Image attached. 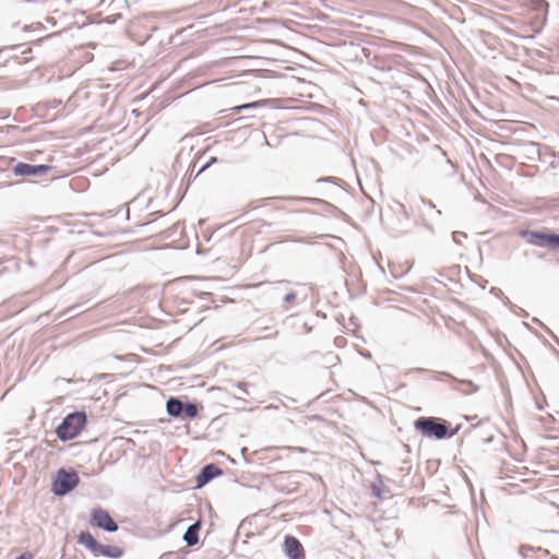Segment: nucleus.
I'll list each match as a JSON object with an SVG mask.
<instances>
[{
    "label": "nucleus",
    "instance_id": "1",
    "mask_svg": "<svg viewBox=\"0 0 559 559\" xmlns=\"http://www.w3.org/2000/svg\"><path fill=\"white\" fill-rule=\"evenodd\" d=\"M461 425L452 427V424L437 416H420L414 420V429L421 437L433 440H448L459 433Z\"/></svg>",
    "mask_w": 559,
    "mask_h": 559
},
{
    "label": "nucleus",
    "instance_id": "2",
    "mask_svg": "<svg viewBox=\"0 0 559 559\" xmlns=\"http://www.w3.org/2000/svg\"><path fill=\"white\" fill-rule=\"evenodd\" d=\"M87 424L85 411H74L67 414L55 429L57 438L62 441H71L76 438Z\"/></svg>",
    "mask_w": 559,
    "mask_h": 559
},
{
    "label": "nucleus",
    "instance_id": "3",
    "mask_svg": "<svg viewBox=\"0 0 559 559\" xmlns=\"http://www.w3.org/2000/svg\"><path fill=\"white\" fill-rule=\"evenodd\" d=\"M79 545L86 548L94 557L119 559L124 555V549L116 545L100 544L90 531H81L76 536Z\"/></svg>",
    "mask_w": 559,
    "mask_h": 559
},
{
    "label": "nucleus",
    "instance_id": "4",
    "mask_svg": "<svg viewBox=\"0 0 559 559\" xmlns=\"http://www.w3.org/2000/svg\"><path fill=\"white\" fill-rule=\"evenodd\" d=\"M80 484V476L72 467L59 468L51 480L50 491L56 497H64L74 490Z\"/></svg>",
    "mask_w": 559,
    "mask_h": 559
},
{
    "label": "nucleus",
    "instance_id": "5",
    "mask_svg": "<svg viewBox=\"0 0 559 559\" xmlns=\"http://www.w3.org/2000/svg\"><path fill=\"white\" fill-rule=\"evenodd\" d=\"M166 412L173 418L188 420L198 417L199 407L195 402L179 396H170L166 401Z\"/></svg>",
    "mask_w": 559,
    "mask_h": 559
},
{
    "label": "nucleus",
    "instance_id": "6",
    "mask_svg": "<svg viewBox=\"0 0 559 559\" xmlns=\"http://www.w3.org/2000/svg\"><path fill=\"white\" fill-rule=\"evenodd\" d=\"M412 371H414V372H429V373L432 374V378L435 380H442L443 378H447V380L450 383H452V389L453 390L459 391V392H461V393H463L465 395L475 393L479 389V386L477 384H475L473 381H471V380H460L456 377H454L453 374L444 372V371L437 372V371H430V370L424 369V368H416V369H413Z\"/></svg>",
    "mask_w": 559,
    "mask_h": 559
},
{
    "label": "nucleus",
    "instance_id": "7",
    "mask_svg": "<svg viewBox=\"0 0 559 559\" xmlns=\"http://www.w3.org/2000/svg\"><path fill=\"white\" fill-rule=\"evenodd\" d=\"M90 524L95 528H99L106 533H115L119 530L118 523L112 519L110 513L97 506L92 509L90 514Z\"/></svg>",
    "mask_w": 559,
    "mask_h": 559
},
{
    "label": "nucleus",
    "instance_id": "8",
    "mask_svg": "<svg viewBox=\"0 0 559 559\" xmlns=\"http://www.w3.org/2000/svg\"><path fill=\"white\" fill-rule=\"evenodd\" d=\"M111 358L116 365L110 366L109 368L126 373L131 372L135 366L142 362L141 357L134 353H129L127 355H112Z\"/></svg>",
    "mask_w": 559,
    "mask_h": 559
},
{
    "label": "nucleus",
    "instance_id": "9",
    "mask_svg": "<svg viewBox=\"0 0 559 559\" xmlns=\"http://www.w3.org/2000/svg\"><path fill=\"white\" fill-rule=\"evenodd\" d=\"M521 236L525 237L532 245L555 249V234L525 230L521 233Z\"/></svg>",
    "mask_w": 559,
    "mask_h": 559
},
{
    "label": "nucleus",
    "instance_id": "10",
    "mask_svg": "<svg viewBox=\"0 0 559 559\" xmlns=\"http://www.w3.org/2000/svg\"><path fill=\"white\" fill-rule=\"evenodd\" d=\"M223 475V471L214 463L204 465L195 476V488L200 489L216 477Z\"/></svg>",
    "mask_w": 559,
    "mask_h": 559
},
{
    "label": "nucleus",
    "instance_id": "11",
    "mask_svg": "<svg viewBox=\"0 0 559 559\" xmlns=\"http://www.w3.org/2000/svg\"><path fill=\"white\" fill-rule=\"evenodd\" d=\"M283 551L288 559H305V550L300 540L290 534L284 537Z\"/></svg>",
    "mask_w": 559,
    "mask_h": 559
},
{
    "label": "nucleus",
    "instance_id": "12",
    "mask_svg": "<svg viewBox=\"0 0 559 559\" xmlns=\"http://www.w3.org/2000/svg\"><path fill=\"white\" fill-rule=\"evenodd\" d=\"M47 165H29L25 163H19L14 166L13 171L17 176H37L44 175L49 170Z\"/></svg>",
    "mask_w": 559,
    "mask_h": 559
},
{
    "label": "nucleus",
    "instance_id": "13",
    "mask_svg": "<svg viewBox=\"0 0 559 559\" xmlns=\"http://www.w3.org/2000/svg\"><path fill=\"white\" fill-rule=\"evenodd\" d=\"M202 527V520H198L189 525L182 535V540L187 547H193L200 542V531Z\"/></svg>",
    "mask_w": 559,
    "mask_h": 559
},
{
    "label": "nucleus",
    "instance_id": "14",
    "mask_svg": "<svg viewBox=\"0 0 559 559\" xmlns=\"http://www.w3.org/2000/svg\"><path fill=\"white\" fill-rule=\"evenodd\" d=\"M378 483L372 484L371 495L374 498L382 499L383 498V477L381 474H377Z\"/></svg>",
    "mask_w": 559,
    "mask_h": 559
},
{
    "label": "nucleus",
    "instance_id": "15",
    "mask_svg": "<svg viewBox=\"0 0 559 559\" xmlns=\"http://www.w3.org/2000/svg\"><path fill=\"white\" fill-rule=\"evenodd\" d=\"M341 362V358L337 355H333V352H326V354L322 355L321 366L328 367L330 365L331 367H334Z\"/></svg>",
    "mask_w": 559,
    "mask_h": 559
},
{
    "label": "nucleus",
    "instance_id": "16",
    "mask_svg": "<svg viewBox=\"0 0 559 559\" xmlns=\"http://www.w3.org/2000/svg\"><path fill=\"white\" fill-rule=\"evenodd\" d=\"M390 269H391L393 276L401 277L411 270V264L408 262H406L404 266H399L394 262H392L390 264Z\"/></svg>",
    "mask_w": 559,
    "mask_h": 559
},
{
    "label": "nucleus",
    "instance_id": "17",
    "mask_svg": "<svg viewBox=\"0 0 559 559\" xmlns=\"http://www.w3.org/2000/svg\"><path fill=\"white\" fill-rule=\"evenodd\" d=\"M163 559H186L183 555H180L175 551H169L163 555Z\"/></svg>",
    "mask_w": 559,
    "mask_h": 559
},
{
    "label": "nucleus",
    "instance_id": "18",
    "mask_svg": "<svg viewBox=\"0 0 559 559\" xmlns=\"http://www.w3.org/2000/svg\"><path fill=\"white\" fill-rule=\"evenodd\" d=\"M295 487L292 488V489H284L281 485H277L276 488L282 491V492H285V493H293V492H296L297 491V488H298V483L295 481L294 483Z\"/></svg>",
    "mask_w": 559,
    "mask_h": 559
},
{
    "label": "nucleus",
    "instance_id": "19",
    "mask_svg": "<svg viewBox=\"0 0 559 559\" xmlns=\"http://www.w3.org/2000/svg\"><path fill=\"white\" fill-rule=\"evenodd\" d=\"M236 386L243 393V394H249V391H248V386H249V383L248 382H238L236 384Z\"/></svg>",
    "mask_w": 559,
    "mask_h": 559
},
{
    "label": "nucleus",
    "instance_id": "20",
    "mask_svg": "<svg viewBox=\"0 0 559 559\" xmlns=\"http://www.w3.org/2000/svg\"><path fill=\"white\" fill-rule=\"evenodd\" d=\"M295 300H296V294H295V293H293V292H292V293H288V294L285 296V301H286L287 304H293V302H295Z\"/></svg>",
    "mask_w": 559,
    "mask_h": 559
},
{
    "label": "nucleus",
    "instance_id": "21",
    "mask_svg": "<svg viewBox=\"0 0 559 559\" xmlns=\"http://www.w3.org/2000/svg\"><path fill=\"white\" fill-rule=\"evenodd\" d=\"M14 559H33V555L31 552L26 551V552H22Z\"/></svg>",
    "mask_w": 559,
    "mask_h": 559
},
{
    "label": "nucleus",
    "instance_id": "22",
    "mask_svg": "<svg viewBox=\"0 0 559 559\" xmlns=\"http://www.w3.org/2000/svg\"><path fill=\"white\" fill-rule=\"evenodd\" d=\"M290 478V474L289 473H281L278 476H277V480L282 481V480H285V479H289Z\"/></svg>",
    "mask_w": 559,
    "mask_h": 559
},
{
    "label": "nucleus",
    "instance_id": "23",
    "mask_svg": "<svg viewBox=\"0 0 559 559\" xmlns=\"http://www.w3.org/2000/svg\"><path fill=\"white\" fill-rule=\"evenodd\" d=\"M364 358L366 359H371V352L369 350H366V352H358Z\"/></svg>",
    "mask_w": 559,
    "mask_h": 559
},
{
    "label": "nucleus",
    "instance_id": "24",
    "mask_svg": "<svg viewBox=\"0 0 559 559\" xmlns=\"http://www.w3.org/2000/svg\"><path fill=\"white\" fill-rule=\"evenodd\" d=\"M72 380L71 379H68V378H57L56 379V382H67V383H70Z\"/></svg>",
    "mask_w": 559,
    "mask_h": 559
},
{
    "label": "nucleus",
    "instance_id": "25",
    "mask_svg": "<svg viewBox=\"0 0 559 559\" xmlns=\"http://www.w3.org/2000/svg\"><path fill=\"white\" fill-rule=\"evenodd\" d=\"M295 451H297L299 453H306L308 450L306 448H302V447H296Z\"/></svg>",
    "mask_w": 559,
    "mask_h": 559
},
{
    "label": "nucleus",
    "instance_id": "26",
    "mask_svg": "<svg viewBox=\"0 0 559 559\" xmlns=\"http://www.w3.org/2000/svg\"><path fill=\"white\" fill-rule=\"evenodd\" d=\"M559 248V235H556L555 249Z\"/></svg>",
    "mask_w": 559,
    "mask_h": 559
},
{
    "label": "nucleus",
    "instance_id": "27",
    "mask_svg": "<svg viewBox=\"0 0 559 559\" xmlns=\"http://www.w3.org/2000/svg\"><path fill=\"white\" fill-rule=\"evenodd\" d=\"M483 354H484V356H485L487 359H489V358L491 357L490 352L484 350V352H483Z\"/></svg>",
    "mask_w": 559,
    "mask_h": 559
},
{
    "label": "nucleus",
    "instance_id": "28",
    "mask_svg": "<svg viewBox=\"0 0 559 559\" xmlns=\"http://www.w3.org/2000/svg\"><path fill=\"white\" fill-rule=\"evenodd\" d=\"M492 439H493V436L487 437L486 439H484V442H491Z\"/></svg>",
    "mask_w": 559,
    "mask_h": 559
},
{
    "label": "nucleus",
    "instance_id": "29",
    "mask_svg": "<svg viewBox=\"0 0 559 559\" xmlns=\"http://www.w3.org/2000/svg\"><path fill=\"white\" fill-rule=\"evenodd\" d=\"M145 353H146V354L155 355V354H157L158 352H151V350H147V352H145Z\"/></svg>",
    "mask_w": 559,
    "mask_h": 559
},
{
    "label": "nucleus",
    "instance_id": "30",
    "mask_svg": "<svg viewBox=\"0 0 559 559\" xmlns=\"http://www.w3.org/2000/svg\"><path fill=\"white\" fill-rule=\"evenodd\" d=\"M556 354V357L559 359V350L554 352Z\"/></svg>",
    "mask_w": 559,
    "mask_h": 559
},
{
    "label": "nucleus",
    "instance_id": "31",
    "mask_svg": "<svg viewBox=\"0 0 559 559\" xmlns=\"http://www.w3.org/2000/svg\"><path fill=\"white\" fill-rule=\"evenodd\" d=\"M552 559H558V557H554Z\"/></svg>",
    "mask_w": 559,
    "mask_h": 559
},
{
    "label": "nucleus",
    "instance_id": "32",
    "mask_svg": "<svg viewBox=\"0 0 559 559\" xmlns=\"http://www.w3.org/2000/svg\"><path fill=\"white\" fill-rule=\"evenodd\" d=\"M66 2H69L70 0H64Z\"/></svg>",
    "mask_w": 559,
    "mask_h": 559
},
{
    "label": "nucleus",
    "instance_id": "33",
    "mask_svg": "<svg viewBox=\"0 0 559 559\" xmlns=\"http://www.w3.org/2000/svg\"><path fill=\"white\" fill-rule=\"evenodd\" d=\"M430 559H436V558H430Z\"/></svg>",
    "mask_w": 559,
    "mask_h": 559
}]
</instances>
